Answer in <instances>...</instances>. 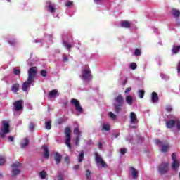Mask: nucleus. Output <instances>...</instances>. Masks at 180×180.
Segmentation results:
<instances>
[{
	"instance_id": "9d476101",
	"label": "nucleus",
	"mask_w": 180,
	"mask_h": 180,
	"mask_svg": "<svg viewBox=\"0 0 180 180\" xmlns=\"http://www.w3.org/2000/svg\"><path fill=\"white\" fill-rule=\"evenodd\" d=\"M70 103H72V105H74L77 112H79V113L84 112V108H82V106H81V104L79 103V101L75 98H72L70 101Z\"/></svg>"
},
{
	"instance_id": "f257e3e1",
	"label": "nucleus",
	"mask_w": 180,
	"mask_h": 180,
	"mask_svg": "<svg viewBox=\"0 0 180 180\" xmlns=\"http://www.w3.org/2000/svg\"><path fill=\"white\" fill-rule=\"evenodd\" d=\"M79 77L83 82L84 86L85 87L84 91H88V88H91V84L89 82H91V80L94 78L89 66L84 65L82 67V73Z\"/></svg>"
},
{
	"instance_id": "37998d69",
	"label": "nucleus",
	"mask_w": 180,
	"mask_h": 180,
	"mask_svg": "<svg viewBox=\"0 0 180 180\" xmlns=\"http://www.w3.org/2000/svg\"><path fill=\"white\" fill-rule=\"evenodd\" d=\"M160 77H161L162 79H165V81H168V79H169V76H168L167 75H165V74H161Z\"/></svg>"
},
{
	"instance_id": "58836bf2",
	"label": "nucleus",
	"mask_w": 180,
	"mask_h": 180,
	"mask_svg": "<svg viewBox=\"0 0 180 180\" xmlns=\"http://www.w3.org/2000/svg\"><path fill=\"white\" fill-rule=\"evenodd\" d=\"M108 115L110 117V119H112V120H116L117 115L112 112H109Z\"/></svg>"
},
{
	"instance_id": "f8f14e48",
	"label": "nucleus",
	"mask_w": 180,
	"mask_h": 180,
	"mask_svg": "<svg viewBox=\"0 0 180 180\" xmlns=\"http://www.w3.org/2000/svg\"><path fill=\"white\" fill-rule=\"evenodd\" d=\"M53 36L50 34H46L45 36V39H35L34 40V43H39L40 46H44L45 41H52Z\"/></svg>"
},
{
	"instance_id": "774afa93",
	"label": "nucleus",
	"mask_w": 180,
	"mask_h": 180,
	"mask_svg": "<svg viewBox=\"0 0 180 180\" xmlns=\"http://www.w3.org/2000/svg\"><path fill=\"white\" fill-rule=\"evenodd\" d=\"M3 175H2V173H0V179H1V178H3Z\"/></svg>"
},
{
	"instance_id": "680f3d73",
	"label": "nucleus",
	"mask_w": 180,
	"mask_h": 180,
	"mask_svg": "<svg viewBox=\"0 0 180 180\" xmlns=\"http://www.w3.org/2000/svg\"><path fill=\"white\" fill-rule=\"evenodd\" d=\"M75 146H79V141L75 140Z\"/></svg>"
},
{
	"instance_id": "338daca9",
	"label": "nucleus",
	"mask_w": 180,
	"mask_h": 180,
	"mask_svg": "<svg viewBox=\"0 0 180 180\" xmlns=\"http://www.w3.org/2000/svg\"><path fill=\"white\" fill-rule=\"evenodd\" d=\"M147 68V64H145L144 65V67H143V71H146V69Z\"/></svg>"
},
{
	"instance_id": "a211bd4d",
	"label": "nucleus",
	"mask_w": 180,
	"mask_h": 180,
	"mask_svg": "<svg viewBox=\"0 0 180 180\" xmlns=\"http://www.w3.org/2000/svg\"><path fill=\"white\" fill-rule=\"evenodd\" d=\"M5 40L10 46L13 47H16V44H18V40L15 37H6Z\"/></svg>"
},
{
	"instance_id": "4c0bfd02",
	"label": "nucleus",
	"mask_w": 180,
	"mask_h": 180,
	"mask_svg": "<svg viewBox=\"0 0 180 180\" xmlns=\"http://www.w3.org/2000/svg\"><path fill=\"white\" fill-rule=\"evenodd\" d=\"M35 126L34 122H30L29 124L30 131H34Z\"/></svg>"
},
{
	"instance_id": "423d86ee",
	"label": "nucleus",
	"mask_w": 180,
	"mask_h": 180,
	"mask_svg": "<svg viewBox=\"0 0 180 180\" xmlns=\"http://www.w3.org/2000/svg\"><path fill=\"white\" fill-rule=\"evenodd\" d=\"M65 144L71 150V129L70 127H66L65 130Z\"/></svg>"
},
{
	"instance_id": "7ed1b4c3",
	"label": "nucleus",
	"mask_w": 180,
	"mask_h": 180,
	"mask_svg": "<svg viewBox=\"0 0 180 180\" xmlns=\"http://www.w3.org/2000/svg\"><path fill=\"white\" fill-rule=\"evenodd\" d=\"M112 105L114 106V110L117 113H120L123 105H124V99L122 94H119L113 99Z\"/></svg>"
},
{
	"instance_id": "f704fd0d",
	"label": "nucleus",
	"mask_w": 180,
	"mask_h": 180,
	"mask_svg": "<svg viewBox=\"0 0 180 180\" xmlns=\"http://www.w3.org/2000/svg\"><path fill=\"white\" fill-rule=\"evenodd\" d=\"M45 128L46 130H51V121L49 120L45 122Z\"/></svg>"
},
{
	"instance_id": "4468645a",
	"label": "nucleus",
	"mask_w": 180,
	"mask_h": 180,
	"mask_svg": "<svg viewBox=\"0 0 180 180\" xmlns=\"http://www.w3.org/2000/svg\"><path fill=\"white\" fill-rule=\"evenodd\" d=\"M95 158H96V162L97 164H101V167H103V168H106V163L105 162V161L103 160V159H102L101 158V156H99V154L98 153V152L95 153Z\"/></svg>"
},
{
	"instance_id": "5701e85b",
	"label": "nucleus",
	"mask_w": 180,
	"mask_h": 180,
	"mask_svg": "<svg viewBox=\"0 0 180 180\" xmlns=\"http://www.w3.org/2000/svg\"><path fill=\"white\" fill-rule=\"evenodd\" d=\"M62 40L63 46L65 47V49L68 51L71 50V49L72 48V45L71 44H69L68 41H65V39H64V37H62Z\"/></svg>"
},
{
	"instance_id": "dca6fc26",
	"label": "nucleus",
	"mask_w": 180,
	"mask_h": 180,
	"mask_svg": "<svg viewBox=\"0 0 180 180\" xmlns=\"http://www.w3.org/2000/svg\"><path fill=\"white\" fill-rule=\"evenodd\" d=\"M156 144L161 148L162 153H167V151H168V144H164L161 141L158 139L156 140Z\"/></svg>"
},
{
	"instance_id": "6e6d98bb",
	"label": "nucleus",
	"mask_w": 180,
	"mask_h": 180,
	"mask_svg": "<svg viewBox=\"0 0 180 180\" xmlns=\"http://www.w3.org/2000/svg\"><path fill=\"white\" fill-rule=\"evenodd\" d=\"M79 167H80L79 165H75V166L73 167V169H75V170L79 169Z\"/></svg>"
},
{
	"instance_id": "a878e982",
	"label": "nucleus",
	"mask_w": 180,
	"mask_h": 180,
	"mask_svg": "<svg viewBox=\"0 0 180 180\" xmlns=\"http://www.w3.org/2000/svg\"><path fill=\"white\" fill-rule=\"evenodd\" d=\"M151 101L153 103H157V102L160 101V98H158V94L153 91L151 95Z\"/></svg>"
},
{
	"instance_id": "f3484780",
	"label": "nucleus",
	"mask_w": 180,
	"mask_h": 180,
	"mask_svg": "<svg viewBox=\"0 0 180 180\" xmlns=\"http://www.w3.org/2000/svg\"><path fill=\"white\" fill-rule=\"evenodd\" d=\"M130 124H137L139 123V120L137 119V115L134 113V112H131L129 115Z\"/></svg>"
},
{
	"instance_id": "e433bc0d",
	"label": "nucleus",
	"mask_w": 180,
	"mask_h": 180,
	"mask_svg": "<svg viewBox=\"0 0 180 180\" xmlns=\"http://www.w3.org/2000/svg\"><path fill=\"white\" fill-rule=\"evenodd\" d=\"M39 176L41 178V179H46V178L47 177V173L45 171H41L39 173Z\"/></svg>"
},
{
	"instance_id": "864d4df0",
	"label": "nucleus",
	"mask_w": 180,
	"mask_h": 180,
	"mask_svg": "<svg viewBox=\"0 0 180 180\" xmlns=\"http://www.w3.org/2000/svg\"><path fill=\"white\" fill-rule=\"evenodd\" d=\"M8 140L11 142L13 143L15 141V139L13 136H8Z\"/></svg>"
},
{
	"instance_id": "cd10ccee",
	"label": "nucleus",
	"mask_w": 180,
	"mask_h": 180,
	"mask_svg": "<svg viewBox=\"0 0 180 180\" xmlns=\"http://www.w3.org/2000/svg\"><path fill=\"white\" fill-rule=\"evenodd\" d=\"M29 146V139L25 138L23 141H21V148H26Z\"/></svg>"
},
{
	"instance_id": "412c9836",
	"label": "nucleus",
	"mask_w": 180,
	"mask_h": 180,
	"mask_svg": "<svg viewBox=\"0 0 180 180\" xmlns=\"http://www.w3.org/2000/svg\"><path fill=\"white\" fill-rule=\"evenodd\" d=\"M130 169L133 179H137L139 178V171L137 170V169L131 167Z\"/></svg>"
},
{
	"instance_id": "1a4fd4ad",
	"label": "nucleus",
	"mask_w": 180,
	"mask_h": 180,
	"mask_svg": "<svg viewBox=\"0 0 180 180\" xmlns=\"http://www.w3.org/2000/svg\"><path fill=\"white\" fill-rule=\"evenodd\" d=\"M168 162H162L158 167V172L161 175H164L168 172Z\"/></svg>"
},
{
	"instance_id": "e2e57ef3",
	"label": "nucleus",
	"mask_w": 180,
	"mask_h": 180,
	"mask_svg": "<svg viewBox=\"0 0 180 180\" xmlns=\"http://www.w3.org/2000/svg\"><path fill=\"white\" fill-rule=\"evenodd\" d=\"M58 180H64V178H63L61 176H59Z\"/></svg>"
},
{
	"instance_id": "f03ea898",
	"label": "nucleus",
	"mask_w": 180,
	"mask_h": 180,
	"mask_svg": "<svg viewBox=\"0 0 180 180\" xmlns=\"http://www.w3.org/2000/svg\"><path fill=\"white\" fill-rule=\"evenodd\" d=\"M37 74V68L31 67L28 70V78L22 86V89L24 92H27L30 86H34V78Z\"/></svg>"
},
{
	"instance_id": "7c9ffc66",
	"label": "nucleus",
	"mask_w": 180,
	"mask_h": 180,
	"mask_svg": "<svg viewBox=\"0 0 180 180\" xmlns=\"http://www.w3.org/2000/svg\"><path fill=\"white\" fill-rule=\"evenodd\" d=\"M126 102L129 105H133V97L131 95L127 96Z\"/></svg>"
},
{
	"instance_id": "9b49d317",
	"label": "nucleus",
	"mask_w": 180,
	"mask_h": 180,
	"mask_svg": "<svg viewBox=\"0 0 180 180\" xmlns=\"http://www.w3.org/2000/svg\"><path fill=\"white\" fill-rule=\"evenodd\" d=\"M20 165H22V164L18 162H16L11 165L13 168L12 176H16V175H19V174H20V170H19Z\"/></svg>"
},
{
	"instance_id": "a18cd8bd",
	"label": "nucleus",
	"mask_w": 180,
	"mask_h": 180,
	"mask_svg": "<svg viewBox=\"0 0 180 180\" xmlns=\"http://www.w3.org/2000/svg\"><path fill=\"white\" fill-rule=\"evenodd\" d=\"M73 5L72 1H67L65 4L67 8H72Z\"/></svg>"
},
{
	"instance_id": "69168bd1",
	"label": "nucleus",
	"mask_w": 180,
	"mask_h": 180,
	"mask_svg": "<svg viewBox=\"0 0 180 180\" xmlns=\"http://www.w3.org/2000/svg\"><path fill=\"white\" fill-rule=\"evenodd\" d=\"M153 32H154V33H158V29L155 28V29L153 30Z\"/></svg>"
},
{
	"instance_id": "4be33fe9",
	"label": "nucleus",
	"mask_w": 180,
	"mask_h": 180,
	"mask_svg": "<svg viewBox=\"0 0 180 180\" xmlns=\"http://www.w3.org/2000/svg\"><path fill=\"white\" fill-rule=\"evenodd\" d=\"M53 158L56 162V165H58L61 162V159L63 158V156L58 153H56L53 155Z\"/></svg>"
},
{
	"instance_id": "39448f33",
	"label": "nucleus",
	"mask_w": 180,
	"mask_h": 180,
	"mask_svg": "<svg viewBox=\"0 0 180 180\" xmlns=\"http://www.w3.org/2000/svg\"><path fill=\"white\" fill-rule=\"evenodd\" d=\"M3 128L0 130V137L1 139H5L6 134L10 132L9 131V123L6 122V121L2 122Z\"/></svg>"
},
{
	"instance_id": "0e129e2a",
	"label": "nucleus",
	"mask_w": 180,
	"mask_h": 180,
	"mask_svg": "<svg viewBox=\"0 0 180 180\" xmlns=\"http://www.w3.org/2000/svg\"><path fill=\"white\" fill-rule=\"evenodd\" d=\"M58 123L61 124V123H63V120H58Z\"/></svg>"
},
{
	"instance_id": "bb28decb",
	"label": "nucleus",
	"mask_w": 180,
	"mask_h": 180,
	"mask_svg": "<svg viewBox=\"0 0 180 180\" xmlns=\"http://www.w3.org/2000/svg\"><path fill=\"white\" fill-rule=\"evenodd\" d=\"M180 51V45H174L172 49V54H178Z\"/></svg>"
},
{
	"instance_id": "c9c22d12",
	"label": "nucleus",
	"mask_w": 180,
	"mask_h": 180,
	"mask_svg": "<svg viewBox=\"0 0 180 180\" xmlns=\"http://www.w3.org/2000/svg\"><path fill=\"white\" fill-rule=\"evenodd\" d=\"M134 55L136 56V57H140V56H141V50H140L139 49H136L134 50Z\"/></svg>"
},
{
	"instance_id": "13d9d810",
	"label": "nucleus",
	"mask_w": 180,
	"mask_h": 180,
	"mask_svg": "<svg viewBox=\"0 0 180 180\" xmlns=\"http://www.w3.org/2000/svg\"><path fill=\"white\" fill-rule=\"evenodd\" d=\"M112 136L114 139H117V137H119V134L114 133L112 134Z\"/></svg>"
},
{
	"instance_id": "2f4dec72",
	"label": "nucleus",
	"mask_w": 180,
	"mask_h": 180,
	"mask_svg": "<svg viewBox=\"0 0 180 180\" xmlns=\"http://www.w3.org/2000/svg\"><path fill=\"white\" fill-rule=\"evenodd\" d=\"M84 150H82L80 152V153L79 154V155H78V162H79V164H81V162H82V161H84Z\"/></svg>"
},
{
	"instance_id": "bf43d9fd",
	"label": "nucleus",
	"mask_w": 180,
	"mask_h": 180,
	"mask_svg": "<svg viewBox=\"0 0 180 180\" xmlns=\"http://www.w3.org/2000/svg\"><path fill=\"white\" fill-rule=\"evenodd\" d=\"M103 147V146L102 145V143H101V142H99V143H98V148H99L100 150H102Z\"/></svg>"
},
{
	"instance_id": "393cba45",
	"label": "nucleus",
	"mask_w": 180,
	"mask_h": 180,
	"mask_svg": "<svg viewBox=\"0 0 180 180\" xmlns=\"http://www.w3.org/2000/svg\"><path fill=\"white\" fill-rule=\"evenodd\" d=\"M74 134H75L77 136L75 138V140L77 141H79V139L81 137V136H82V134H81V131H79V129H78V127H75L74 129Z\"/></svg>"
},
{
	"instance_id": "79ce46f5",
	"label": "nucleus",
	"mask_w": 180,
	"mask_h": 180,
	"mask_svg": "<svg viewBox=\"0 0 180 180\" xmlns=\"http://www.w3.org/2000/svg\"><path fill=\"white\" fill-rule=\"evenodd\" d=\"M13 72L14 75H20V70L19 69L14 68Z\"/></svg>"
},
{
	"instance_id": "20e7f679",
	"label": "nucleus",
	"mask_w": 180,
	"mask_h": 180,
	"mask_svg": "<svg viewBox=\"0 0 180 180\" xmlns=\"http://www.w3.org/2000/svg\"><path fill=\"white\" fill-rule=\"evenodd\" d=\"M167 129L176 128L177 130H180V121L176 120H169L166 122Z\"/></svg>"
},
{
	"instance_id": "c03bdc74",
	"label": "nucleus",
	"mask_w": 180,
	"mask_h": 180,
	"mask_svg": "<svg viewBox=\"0 0 180 180\" xmlns=\"http://www.w3.org/2000/svg\"><path fill=\"white\" fill-rule=\"evenodd\" d=\"M120 151L121 155H124V154L127 153V149H126L125 148H122L120 150Z\"/></svg>"
},
{
	"instance_id": "c85d7f7f",
	"label": "nucleus",
	"mask_w": 180,
	"mask_h": 180,
	"mask_svg": "<svg viewBox=\"0 0 180 180\" xmlns=\"http://www.w3.org/2000/svg\"><path fill=\"white\" fill-rule=\"evenodd\" d=\"M58 94V90H57V89L51 90V91H49V96L51 98H56V96H57Z\"/></svg>"
},
{
	"instance_id": "6e6552de",
	"label": "nucleus",
	"mask_w": 180,
	"mask_h": 180,
	"mask_svg": "<svg viewBox=\"0 0 180 180\" xmlns=\"http://www.w3.org/2000/svg\"><path fill=\"white\" fill-rule=\"evenodd\" d=\"M23 109V100H18L14 103V107L13 108V112L14 115H16V112H19Z\"/></svg>"
},
{
	"instance_id": "5fc2aeb1",
	"label": "nucleus",
	"mask_w": 180,
	"mask_h": 180,
	"mask_svg": "<svg viewBox=\"0 0 180 180\" xmlns=\"http://www.w3.org/2000/svg\"><path fill=\"white\" fill-rule=\"evenodd\" d=\"M130 91H131V87L127 88L125 90V94H129V92H130Z\"/></svg>"
},
{
	"instance_id": "0eeeda50",
	"label": "nucleus",
	"mask_w": 180,
	"mask_h": 180,
	"mask_svg": "<svg viewBox=\"0 0 180 180\" xmlns=\"http://www.w3.org/2000/svg\"><path fill=\"white\" fill-rule=\"evenodd\" d=\"M172 169L176 171L179 168L180 163L179 160L176 158V154L175 153L172 154Z\"/></svg>"
},
{
	"instance_id": "603ef678",
	"label": "nucleus",
	"mask_w": 180,
	"mask_h": 180,
	"mask_svg": "<svg viewBox=\"0 0 180 180\" xmlns=\"http://www.w3.org/2000/svg\"><path fill=\"white\" fill-rule=\"evenodd\" d=\"M33 56V53H30V58L28 60V64L29 65H33V64H32V63H30V60L32 58V57Z\"/></svg>"
},
{
	"instance_id": "09e8293b",
	"label": "nucleus",
	"mask_w": 180,
	"mask_h": 180,
	"mask_svg": "<svg viewBox=\"0 0 180 180\" xmlns=\"http://www.w3.org/2000/svg\"><path fill=\"white\" fill-rule=\"evenodd\" d=\"M51 15H53V18H57V19H60V15L58 13L56 12V11L53 13H51Z\"/></svg>"
},
{
	"instance_id": "aec40b11",
	"label": "nucleus",
	"mask_w": 180,
	"mask_h": 180,
	"mask_svg": "<svg viewBox=\"0 0 180 180\" xmlns=\"http://www.w3.org/2000/svg\"><path fill=\"white\" fill-rule=\"evenodd\" d=\"M101 128V131H110V124L109 123L103 122Z\"/></svg>"
},
{
	"instance_id": "49530a36",
	"label": "nucleus",
	"mask_w": 180,
	"mask_h": 180,
	"mask_svg": "<svg viewBox=\"0 0 180 180\" xmlns=\"http://www.w3.org/2000/svg\"><path fill=\"white\" fill-rule=\"evenodd\" d=\"M6 160L4 156H0V165H4L5 164Z\"/></svg>"
},
{
	"instance_id": "3c124183",
	"label": "nucleus",
	"mask_w": 180,
	"mask_h": 180,
	"mask_svg": "<svg viewBox=\"0 0 180 180\" xmlns=\"http://www.w3.org/2000/svg\"><path fill=\"white\" fill-rule=\"evenodd\" d=\"M166 110H167V112H172V106L167 105L166 106Z\"/></svg>"
},
{
	"instance_id": "8fccbe9b",
	"label": "nucleus",
	"mask_w": 180,
	"mask_h": 180,
	"mask_svg": "<svg viewBox=\"0 0 180 180\" xmlns=\"http://www.w3.org/2000/svg\"><path fill=\"white\" fill-rule=\"evenodd\" d=\"M65 162H66V164H70V156H68V155H66L65 157Z\"/></svg>"
},
{
	"instance_id": "2eb2a0df",
	"label": "nucleus",
	"mask_w": 180,
	"mask_h": 180,
	"mask_svg": "<svg viewBox=\"0 0 180 180\" xmlns=\"http://www.w3.org/2000/svg\"><path fill=\"white\" fill-rule=\"evenodd\" d=\"M171 14L172 15V16H174V18H175L177 25L180 26V21L179 19L180 16V11L176 8H172L171 11Z\"/></svg>"
},
{
	"instance_id": "c756f323",
	"label": "nucleus",
	"mask_w": 180,
	"mask_h": 180,
	"mask_svg": "<svg viewBox=\"0 0 180 180\" xmlns=\"http://www.w3.org/2000/svg\"><path fill=\"white\" fill-rule=\"evenodd\" d=\"M19 87H20V85L18 83L13 84L11 86L12 92H13L14 94H16V92L19 91Z\"/></svg>"
},
{
	"instance_id": "ea45409f",
	"label": "nucleus",
	"mask_w": 180,
	"mask_h": 180,
	"mask_svg": "<svg viewBox=\"0 0 180 180\" xmlns=\"http://www.w3.org/2000/svg\"><path fill=\"white\" fill-rule=\"evenodd\" d=\"M40 75H41L44 78H46V77H47V70H41L40 72Z\"/></svg>"
},
{
	"instance_id": "de8ad7c7",
	"label": "nucleus",
	"mask_w": 180,
	"mask_h": 180,
	"mask_svg": "<svg viewBox=\"0 0 180 180\" xmlns=\"http://www.w3.org/2000/svg\"><path fill=\"white\" fill-rule=\"evenodd\" d=\"M91 171H89V169H87L86 174L87 179H91Z\"/></svg>"
},
{
	"instance_id": "b1692460",
	"label": "nucleus",
	"mask_w": 180,
	"mask_h": 180,
	"mask_svg": "<svg viewBox=\"0 0 180 180\" xmlns=\"http://www.w3.org/2000/svg\"><path fill=\"white\" fill-rule=\"evenodd\" d=\"M42 150H44V157L45 158H49L50 156V152H49V147L46 145L41 146Z\"/></svg>"
},
{
	"instance_id": "72a5a7b5",
	"label": "nucleus",
	"mask_w": 180,
	"mask_h": 180,
	"mask_svg": "<svg viewBox=\"0 0 180 180\" xmlns=\"http://www.w3.org/2000/svg\"><path fill=\"white\" fill-rule=\"evenodd\" d=\"M69 57L70 56L67 54H63L62 55V61H63V63H68Z\"/></svg>"
},
{
	"instance_id": "052dcab7",
	"label": "nucleus",
	"mask_w": 180,
	"mask_h": 180,
	"mask_svg": "<svg viewBox=\"0 0 180 180\" xmlns=\"http://www.w3.org/2000/svg\"><path fill=\"white\" fill-rule=\"evenodd\" d=\"M126 84H127V79H125L122 83V85L124 86L126 85Z\"/></svg>"
},
{
	"instance_id": "6ab92c4d",
	"label": "nucleus",
	"mask_w": 180,
	"mask_h": 180,
	"mask_svg": "<svg viewBox=\"0 0 180 180\" xmlns=\"http://www.w3.org/2000/svg\"><path fill=\"white\" fill-rule=\"evenodd\" d=\"M120 26L124 29H130V27H131V22L127 20L121 21L120 22Z\"/></svg>"
},
{
	"instance_id": "a19ab883",
	"label": "nucleus",
	"mask_w": 180,
	"mask_h": 180,
	"mask_svg": "<svg viewBox=\"0 0 180 180\" xmlns=\"http://www.w3.org/2000/svg\"><path fill=\"white\" fill-rule=\"evenodd\" d=\"M129 68L131 70H136L137 69V64L136 63H131L129 65Z\"/></svg>"
},
{
	"instance_id": "4d7b16f0",
	"label": "nucleus",
	"mask_w": 180,
	"mask_h": 180,
	"mask_svg": "<svg viewBox=\"0 0 180 180\" xmlns=\"http://www.w3.org/2000/svg\"><path fill=\"white\" fill-rule=\"evenodd\" d=\"M87 146H92L94 144V142L92 141V140H89L87 143H86Z\"/></svg>"
},
{
	"instance_id": "473e14b6",
	"label": "nucleus",
	"mask_w": 180,
	"mask_h": 180,
	"mask_svg": "<svg viewBox=\"0 0 180 180\" xmlns=\"http://www.w3.org/2000/svg\"><path fill=\"white\" fill-rule=\"evenodd\" d=\"M144 94H146V91H144L143 89H139L138 91V96L140 98V99H143L144 98Z\"/></svg>"
},
{
	"instance_id": "ddd939ff",
	"label": "nucleus",
	"mask_w": 180,
	"mask_h": 180,
	"mask_svg": "<svg viewBox=\"0 0 180 180\" xmlns=\"http://www.w3.org/2000/svg\"><path fill=\"white\" fill-rule=\"evenodd\" d=\"M46 6L48 12H50V13H54L56 12V3L49 1L46 2Z\"/></svg>"
}]
</instances>
